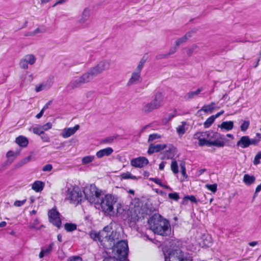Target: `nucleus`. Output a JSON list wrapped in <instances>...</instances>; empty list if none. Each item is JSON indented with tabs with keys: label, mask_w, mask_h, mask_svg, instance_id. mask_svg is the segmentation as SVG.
I'll return each mask as SVG.
<instances>
[{
	"label": "nucleus",
	"mask_w": 261,
	"mask_h": 261,
	"mask_svg": "<svg viewBox=\"0 0 261 261\" xmlns=\"http://www.w3.org/2000/svg\"><path fill=\"white\" fill-rule=\"evenodd\" d=\"M110 67V62L109 61H101L82 75L76 77L70 81L67 85L66 88L69 90L78 88L83 85L90 82L95 76L102 73L104 71L109 70Z\"/></svg>",
	"instance_id": "nucleus-1"
},
{
	"label": "nucleus",
	"mask_w": 261,
	"mask_h": 261,
	"mask_svg": "<svg viewBox=\"0 0 261 261\" xmlns=\"http://www.w3.org/2000/svg\"><path fill=\"white\" fill-rule=\"evenodd\" d=\"M118 201V197L115 195L108 194L104 197L100 198L95 207L101 209L106 214L111 216L115 214L114 206Z\"/></svg>",
	"instance_id": "nucleus-2"
},
{
	"label": "nucleus",
	"mask_w": 261,
	"mask_h": 261,
	"mask_svg": "<svg viewBox=\"0 0 261 261\" xmlns=\"http://www.w3.org/2000/svg\"><path fill=\"white\" fill-rule=\"evenodd\" d=\"M119 234L112 230L111 227L107 226L100 231V245L106 249H111L114 242L118 239Z\"/></svg>",
	"instance_id": "nucleus-3"
},
{
	"label": "nucleus",
	"mask_w": 261,
	"mask_h": 261,
	"mask_svg": "<svg viewBox=\"0 0 261 261\" xmlns=\"http://www.w3.org/2000/svg\"><path fill=\"white\" fill-rule=\"evenodd\" d=\"M65 200L75 205L81 203L84 199L83 191L75 185L67 184L65 187Z\"/></svg>",
	"instance_id": "nucleus-4"
},
{
	"label": "nucleus",
	"mask_w": 261,
	"mask_h": 261,
	"mask_svg": "<svg viewBox=\"0 0 261 261\" xmlns=\"http://www.w3.org/2000/svg\"><path fill=\"white\" fill-rule=\"evenodd\" d=\"M164 96L161 92L155 94L153 99L150 102L144 104L141 111L144 114H148L160 109L164 105Z\"/></svg>",
	"instance_id": "nucleus-5"
},
{
	"label": "nucleus",
	"mask_w": 261,
	"mask_h": 261,
	"mask_svg": "<svg viewBox=\"0 0 261 261\" xmlns=\"http://www.w3.org/2000/svg\"><path fill=\"white\" fill-rule=\"evenodd\" d=\"M127 218L129 221L130 225H134L137 221L144 218L143 210L139 205L131 203L126 212Z\"/></svg>",
	"instance_id": "nucleus-6"
},
{
	"label": "nucleus",
	"mask_w": 261,
	"mask_h": 261,
	"mask_svg": "<svg viewBox=\"0 0 261 261\" xmlns=\"http://www.w3.org/2000/svg\"><path fill=\"white\" fill-rule=\"evenodd\" d=\"M114 242L112 247L113 253L118 259L120 260H125L128 255V247L127 242L124 240H121L117 242L116 244Z\"/></svg>",
	"instance_id": "nucleus-7"
},
{
	"label": "nucleus",
	"mask_w": 261,
	"mask_h": 261,
	"mask_svg": "<svg viewBox=\"0 0 261 261\" xmlns=\"http://www.w3.org/2000/svg\"><path fill=\"white\" fill-rule=\"evenodd\" d=\"M101 193V191L94 185L86 187L83 191V194H84L85 199L90 203L94 204L95 205L100 201Z\"/></svg>",
	"instance_id": "nucleus-8"
},
{
	"label": "nucleus",
	"mask_w": 261,
	"mask_h": 261,
	"mask_svg": "<svg viewBox=\"0 0 261 261\" xmlns=\"http://www.w3.org/2000/svg\"><path fill=\"white\" fill-rule=\"evenodd\" d=\"M164 253L165 261H192L190 255L185 254L179 249L174 250L167 254Z\"/></svg>",
	"instance_id": "nucleus-9"
},
{
	"label": "nucleus",
	"mask_w": 261,
	"mask_h": 261,
	"mask_svg": "<svg viewBox=\"0 0 261 261\" xmlns=\"http://www.w3.org/2000/svg\"><path fill=\"white\" fill-rule=\"evenodd\" d=\"M153 227L152 231L153 232L161 236H167L170 231V224L167 220L164 219L161 220L158 227L155 226V228H154L153 225Z\"/></svg>",
	"instance_id": "nucleus-10"
},
{
	"label": "nucleus",
	"mask_w": 261,
	"mask_h": 261,
	"mask_svg": "<svg viewBox=\"0 0 261 261\" xmlns=\"http://www.w3.org/2000/svg\"><path fill=\"white\" fill-rule=\"evenodd\" d=\"M258 143V140L250 139L248 136H242L239 141L237 143L236 146L238 147L246 148L250 145H256Z\"/></svg>",
	"instance_id": "nucleus-11"
},
{
	"label": "nucleus",
	"mask_w": 261,
	"mask_h": 261,
	"mask_svg": "<svg viewBox=\"0 0 261 261\" xmlns=\"http://www.w3.org/2000/svg\"><path fill=\"white\" fill-rule=\"evenodd\" d=\"M48 217L50 223L58 228H60L61 225V220L59 213L54 208L51 209L48 212Z\"/></svg>",
	"instance_id": "nucleus-12"
},
{
	"label": "nucleus",
	"mask_w": 261,
	"mask_h": 261,
	"mask_svg": "<svg viewBox=\"0 0 261 261\" xmlns=\"http://www.w3.org/2000/svg\"><path fill=\"white\" fill-rule=\"evenodd\" d=\"M36 60V58L33 54H28L25 55L20 61L19 65L23 69L28 68V64L33 65Z\"/></svg>",
	"instance_id": "nucleus-13"
},
{
	"label": "nucleus",
	"mask_w": 261,
	"mask_h": 261,
	"mask_svg": "<svg viewBox=\"0 0 261 261\" xmlns=\"http://www.w3.org/2000/svg\"><path fill=\"white\" fill-rule=\"evenodd\" d=\"M177 149L171 144L167 145L166 150L163 152L162 159H171L174 160V157L177 153Z\"/></svg>",
	"instance_id": "nucleus-14"
},
{
	"label": "nucleus",
	"mask_w": 261,
	"mask_h": 261,
	"mask_svg": "<svg viewBox=\"0 0 261 261\" xmlns=\"http://www.w3.org/2000/svg\"><path fill=\"white\" fill-rule=\"evenodd\" d=\"M148 163V159L143 156L133 159L130 161V165L136 168H142L147 165Z\"/></svg>",
	"instance_id": "nucleus-15"
},
{
	"label": "nucleus",
	"mask_w": 261,
	"mask_h": 261,
	"mask_svg": "<svg viewBox=\"0 0 261 261\" xmlns=\"http://www.w3.org/2000/svg\"><path fill=\"white\" fill-rule=\"evenodd\" d=\"M90 16V10L88 8H85L80 18L77 20V23L86 27L88 25L87 21L89 19Z\"/></svg>",
	"instance_id": "nucleus-16"
},
{
	"label": "nucleus",
	"mask_w": 261,
	"mask_h": 261,
	"mask_svg": "<svg viewBox=\"0 0 261 261\" xmlns=\"http://www.w3.org/2000/svg\"><path fill=\"white\" fill-rule=\"evenodd\" d=\"M80 125L77 124L73 127L65 128L63 130L61 135L64 138H67L74 135L79 129Z\"/></svg>",
	"instance_id": "nucleus-17"
},
{
	"label": "nucleus",
	"mask_w": 261,
	"mask_h": 261,
	"mask_svg": "<svg viewBox=\"0 0 261 261\" xmlns=\"http://www.w3.org/2000/svg\"><path fill=\"white\" fill-rule=\"evenodd\" d=\"M167 145L166 144H151L149 147L147 152L149 154H151L154 152H158L161 150L166 149Z\"/></svg>",
	"instance_id": "nucleus-18"
},
{
	"label": "nucleus",
	"mask_w": 261,
	"mask_h": 261,
	"mask_svg": "<svg viewBox=\"0 0 261 261\" xmlns=\"http://www.w3.org/2000/svg\"><path fill=\"white\" fill-rule=\"evenodd\" d=\"M141 82V73L136 71H134L129 79L127 86H129L137 84Z\"/></svg>",
	"instance_id": "nucleus-19"
},
{
	"label": "nucleus",
	"mask_w": 261,
	"mask_h": 261,
	"mask_svg": "<svg viewBox=\"0 0 261 261\" xmlns=\"http://www.w3.org/2000/svg\"><path fill=\"white\" fill-rule=\"evenodd\" d=\"M163 219H163L160 215H154L151 217H150L148 220V224L150 229L153 230V224L154 226V228H155V226L158 227L159 224L160 223V221H161V220Z\"/></svg>",
	"instance_id": "nucleus-20"
},
{
	"label": "nucleus",
	"mask_w": 261,
	"mask_h": 261,
	"mask_svg": "<svg viewBox=\"0 0 261 261\" xmlns=\"http://www.w3.org/2000/svg\"><path fill=\"white\" fill-rule=\"evenodd\" d=\"M113 152V149L111 147H107L97 151L96 153V155L97 158L101 159L105 156L110 155Z\"/></svg>",
	"instance_id": "nucleus-21"
},
{
	"label": "nucleus",
	"mask_w": 261,
	"mask_h": 261,
	"mask_svg": "<svg viewBox=\"0 0 261 261\" xmlns=\"http://www.w3.org/2000/svg\"><path fill=\"white\" fill-rule=\"evenodd\" d=\"M15 142L21 147H25L29 144L27 138L23 136H19L16 138Z\"/></svg>",
	"instance_id": "nucleus-22"
},
{
	"label": "nucleus",
	"mask_w": 261,
	"mask_h": 261,
	"mask_svg": "<svg viewBox=\"0 0 261 261\" xmlns=\"http://www.w3.org/2000/svg\"><path fill=\"white\" fill-rule=\"evenodd\" d=\"M194 33V31H190L186 33V34L183 37L178 39L175 41V45L176 46H179L180 44L186 42L190 38L192 37V34Z\"/></svg>",
	"instance_id": "nucleus-23"
},
{
	"label": "nucleus",
	"mask_w": 261,
	"mask_h": 261,
	"mask_svg": "<svg viewBox=\"0 0 261 261\" xmlns=\"http://www.w3.org/2000/svg\"><path fill=\"white\" fill-rule=\"evenodd\" d=\"M202 90V88H199L195 91H190L184 96V99L186 100L192 99L198 95Z\"/></svg>",
	"instance_id": "nucleus-24"
},
{
	"label": "nucleus",
	"mask_w": 261,
	"mask_h": 261,
	"mask_svg": "<svg viewBox=\"0 0 261 261\" xmlns=\"http://www.w3.org/2000/svg\"><path fill=\"white\" fill-rule=\"evenodd\" d=\"M44 186V184L43 182L37 180L32 184V188L35 192H40L43 190Z\"/></svg>",
	"instance_id": "nucleus-25"
},
{
	"label": "nucleus",
	"mask_w": 261,
	"mask_h": 261,
	"mask_svg": "<svg viewBox=\"0 0 261 261\" xmlns=\"http://www.w3.org/2000/svg\"><path fill=\"white\" fill-rule=\"evenodd\" d=\"M203 135L210 138L220 139L221 140L224 139V136H222L217 132H206L204 133Z\"/></svg>",
	"instance_id": "nucleus-26"
},
{
	"label": "nucleus",
	"mask_w": 261,
	"mask_h": 261,
	"mask_svg": "<svg viewBox=\"0 0 261 261\" xmlns=\"http://www.w3.org/2000/svg\"><path fill=\"white\" fill-rule=\"evenodd\" d=\"M218 127L221 129L230 130L233 128V122L231 121L223 122Z\"/></svg>",
	"instance_id": "nucleus-27"
},
{
	"label": "nucleus",
	"mask_w": 261,
	"mask_h": 261,
	"mask_svg": "<svg viewBox=\"0 0 261 261\" xmlns=\"http://www.w3.org/2000/svg\"><path fill=\"white\" fill-rule=\"evenodd\" d=\"M255 181V177L253 175H250L246 174L243 177V182L246 185H250L253 184Z\"/></svg>",
	"instance_id": "nucleus-28"
},
{
	"label": "nucleus",
	"mask_w": 261,
	"mask_h": 261,
	"mask_svg": "<svg viewBox=\"0 0 261 261\" xmlns=\"http://www.w3.org/2000/svg\"><path fill=\"white\" fill-rule=\"evenodd\" d=\"M89 236L94 241H99L100 243V231L98 232L92 230L89 232Z\"/></svg>",
	"instance_id": "nucleus-29"
},
{
	"label": "nucleus",
	"mask_w": 261,
	"mask_h": 261,
	"mask_svg": "<svg viewBox=\"0 0 261 261\" xmlns=\"http://www.w3.org/2000/svg\"><path fill=\"white\" fill-rule=\"evenodd\" d=\"M215 105V103L212 102L209 105L203 106L201 108V110L206 113H207L208 112H212L213 110H214V109Z\"/></svg>",
	"instance_id": "nucleus-30"
},
{
	"label": "nucleus",
	"mask_w": 261,
	"mask_h": 261,
	"mask_svg": "<svg viewBox=\"0 0 261 261\" xmlns=\"http://www.w3.org/2000/svg\"><path fill=\"white\" fill-rule=\"evenodd\" d=\"M65 230L68 232H72L77 228V226L75 224L66 223L64 225Z\"/></svg>",
	"instance_id": "nucleus-31"
},
{
	"label": "nucleus",
	"mask_w": 261,
	"mask_h": 261,
	"mask_svg": "<svg viewBox=\"0 0 261 261\" xmlns=\"http://www.w3.org/2000/svg\"><path fill=\"white\" fill-rule=\"evenodd\" d=\"M146 59L145 58V57H143L140 61L139 62L136 69H135V71L138 72L139 73H141V71L145 63L146 62Z\"/></svg>",
	"instance_id": "nucleus-32"
},
{
	"label": "nucleus",
	"mask_w": 261,
	"mask_h": 261,
	"mask_svg": "<svg viewBox=\"0 0 261 261\" xmlns=\"http://www.w3.org/2000/svg\"><path fill=\"white\" fill-rule=\"evenodd\" d=\"M116 207V214L117 215H122L124 212V206L120 202H117L115 204Z\"/></svg>",
	"instance_id": "nucleus-33"
},
{
	"label": "nucleus",
	"mask_w": 261,
	"mask_h": 261,
	"mask_svg": "<svg viewBox=\"0 0 261 261\" xmlns=\"http://www.w3.org/2000/svg\"><path fill=\"white\" fill-rule=\"evenodd\" d=\"M188 200H189L191 202H194V203H197V200L196 198H195V197L194 196H193V195H190V196L187 195V196H185L184 197V199H183V201H182V204H187V201Z\"/></svg>",
	"instance_id": "nucleus-34"
},
{
	"label": "nucleus",
	"mask_w": 261,
	"mask_h": 261,
	"mask_svg": "<svg viewBox=\"0 0 261 261\" xmlns=\"http://www.w3.org/2000/svg\"><path fill=\"white\" fill-rule=\"evenodd\" d=\"M171 169L174 174L178 173V167L177 163L175 160H172L171 164Z\"/></svg>",
	"instance_id": "nucleus-35"
},
{
	"label": "nucleus",
	"mask_w": 261,
	"mask_h": 261,
	"mask_svg": "<svg viewBox=\"0 0 261 261\" xmlns=\"http://www.w3.org/2000/svg\"><path fill=\"white\" fill-rule=\"evenodd\" d=\"M215 120V117L212 115L208 118L204 122V127L205 128H208L213 123Z\"/></svg>",
	"instance_id": "nucleus-36"
},
{
	"label": "nucleus",
	"mask_w": 261,
	"mask_h": 261,
	"mask_svg": "<svg viewBox=\"0 0 261 261\" xmlns=\"http://www.w3.org/2000/svg\"><path fill=\"white\" fill-rule=\"evenodd\" d=\"M95 157L93 155H87L82 159V163L84 165L91 163L94 160Z\"/></svg>",
	"instance_id": "nucleus-37"
},
{
	"label": "nucleus",
	"mask_w": 261,
	"mask_h": 261,
	"mask_svg": "<svg viewBox=\"0 0 261 261\" xmlns=\"http://www.w3.org/2000/svg\"><path fill=\"white\" fill-rule=\"evenodd\" d=\"M29 130H32L34 134L38 135L39 136H40L44 132L41 125H39L37 127H33L32 129L30 128Z\"/></svg>",
	"instance_id": "nucleus-38"
},
{
	"label": "nucleus",
	"mask_w": 261,
	"mask_h": 261,
	"mask_svg": "<svg viewBox=\"0 0 261 261\" xmlns=\"http://www.w3.org/2000/svg\"><path fill=\"white\" fill-rule=\"evenodd\" d=\"M31 156H28L22 159L17 164V167H20L23 166L24 165L26 164L27 163H29L31 161Z\"/></svg>",
	"instance_id": "nucleus-39"
},
{
	"label": "nucleus",
	"mask_w": 261,
	"mask_h": 261,
	"mask_svg": "<svg viewBox=\"0 0 261 261\" xmlns=\"http://www.w3.org/2000/svg\"><path fill=\"white\" fill-rule=\"evenodd\" d=\"M225 145V142L223 140L217 139V140L214 141V146L218 147H223Z\"/></svg>",
	"instance_id": "nucleus-40"
},
{
	"label": "nucleus",
	"mask_w": 261,
	"mask_h": 261,
	"mask_svg": "<svg viewBox=\"0 0 261 261\" xmlns=\"http://www.w3.org/2000/svg\"><path fill=\"white\" fill-rule=\"evenodd\" d=\"M121 177L123 179H137V177L135 176L132 175L131 173L128 172L122 173L121 174Z\"/></svg>",
	"instance_id": "nucleus-41"
},
{
	"label": "nucleus",
	"mask_w": 261,
	"mask_h": 261,
	"mask_svg": "<svg viewBox=\"0 0 261 261\" xmlns=\"http://www.w3.org/2000/svg\"><path fill=\"white\" fill-rule=\"evenodd\" d=\"M149 180L153 181L154 183L159 185L162 187H165L167 189L169 188V187L167 186H165L164 185L162 184L161 180L158 178H150Z\"/></svg>",
	"instance_id": "nucleus-42"
},
{
	"label": "nucleus",
	"mask_w": 261,
	"mask_h": 261,
	"mask_svg": "<svg viewBox=\"0 0 261 261\" xmlns=\"http://www.w3.org/2000/svg\"><path fill=\"white\" fill-rule=\"evenodd\" d=\"M53 248V244L50 243L47 248H42V250L46 255H48L52 251Z\"/></svg>",
	"instance_id": "nucleus-43"
},
{
	"label": "nucleus",
	"mask_w": 261,
	"mask_h": 261,
	"mask_svg": "<svg viewBox=\"0 0 261 261\" xmlns=\"http://www.w3.org/2000/svg\"><path fill=\"white\" fill-rule=\"evenodd\" d=\"M161 136L158 134H151L149 136L148 142H151L154 141L155 139L161 138Z\"/></svg>",
	"instance_id": "nucleus-44"
},
{
	"label": "nucleus",
	"mask_w": 261,
	"mask_h": 261,
	"mask_svg": "<svg viewBox=\"0 0 261 261\" xmlns=\"http://www.w3.org/2000/svg\"><path fill=\"white\" fill-rule=\"evenodd\" d=\"M250 125V122L248 120L244 121L241 125V129L243 132L246 131Z\"/></svg>",
	"instance_id": "nucleus-45"
},
{
	"label": "nucleus",
	"mask_w": 261,
	"mask_h": 261,
	"mask_svg": "<svg viewBox=\"0 0 261 261\" xmlns=\"http://www.w3.org/2000/svg\"><path fill=\"white\" fill-rule=\"evenodd\" d=\"M168 197L169 198L173 199L176 201H177L179 199V195L177 193H171L168 194Z\"/></svg>",
	"instance_id": "nucleus-46"
},
{
	"label": "nucleus",
	"mask_w": 261,
	"mask_h": 261,
	"mask_svg": "<svg viewBox=\"0 0 261 261\" xmlns=\"http://www.w3.org/2000/svg\"><path fill=\"white\" fill-rule=\"evenodd\" d=\"M261 159V151L258 152L255 155L254 161L253 164L254 165H258L260 163V160Z\"/></svg>",
	"instance_id": "nucleus-47"
},
{
	"label": "nucleus",
	"mask_w": 261,
	"mask_h": 261,
	"mask_svg": "<svg viewBox=\"0 0 261 261\" xmlns=\"http://www.w3.org/2000/svg\"><path fill=\"white\" fill-rule=\"evenodd\" d=\"M206 187L207 188V189L211 191L213 193H215L217 191V185L216 184L212 185H206Z\"/></svg>",
	"instance_id": "nucleus-48"
},
{
	"label": "nucleus",
	"mask_w": 261,
	"mask_h": 261,
	"mask_svg": "<svg viewBox=\"0 0 261 261\" xmlns=\"http://www.w3.org/2000/svg\"><path fill=\"white\" fill-rule=\"evenodd\" d=\"M95 96V92L93 91H90L86 93V97L89 100H91Z\"/></svg>",
	"instance_id": "nucleus-49"
},
{
	"label": "nucleus",
	"mask_w": 261,
	"mask_h": 261,
	"mask_svg": "<svg viewBox=\"0 0 261 261\" xmlns=\"http://www.w3.org/2000/svg\"><path fill=\"white\" fill-rule=\"evenodd\" d=\"M19 152H14V151L10 150L7 153L6 156L8 158L11 157H14L15 158L19 154Z\"/></svg>",
	"instance_id": "nucleus-50"
},
{
	"label": "nucleus",
	"mask_w": 261,
	"mask_h": 261,
	"mask_svg": "<svg viewBox=\"0 0 261 261\" xmlns=\"http://www.w3.org/2000/svg\"><path fill=\"white\" fill-rule=\"evenodd\" d=\"M176 130H177V132L178 133V134L179 135H183V134H184L185 133L184 125H179L176 128Z\"/></svg>",
	"instance_id": "nucleus-51"
},
{
	"label": "nucleus",
	"mask_w": 261,
	"mask_h": 261,
	"mask_svg": "<svg viewBox=\"0 0 261 261\" xmlns=\"http://www.w3.org/2000/svg\"><path fill=\"white\" fill-rule=\"evenodd\" d=\"M27 199H23L22 200H16L14 203V205L16 207H19L23 205L26 202Z\"/></svg>",
	"instance_id": "nucleus-52"
},
{
	"label": "nucleus",
	"mask_w": 261,
	"mask_h": 261,
	"mask_svg": "<svg viewBox=\"0 0 261 261\" xmlns=\"http://www.w3.org/2000/svg\"><path fill=\"white\" fill-rule=\"evenodd\" d=\"M43 132L47 130L52 127V124L50 122H48L43 125H41Z\"/></svg>",
	"instance_id": "nucleus-53"
},
{
	"label": "nucleus",
	"mask_w": 261,
	"mask_h": 261,
	"mask_svg": "<svg viewBox=\"0 0 261 261\" xmlns=\"http://www.w3.org/2000/svg\"><path fill=\"white\" fill-rule=\"evenodd\" d=\"M46 84L43 83V84H40L38 86H36V87L35 88V91L37 92H39L46 89Z\"/></svg>",
	"instance_id": "nucleus-54"
},
{
	"label": "nucleus",
	"mask_w": 261,
	"mask_h": 261,
	"mask_svg": "<svg viewBox=\"0 0 261 261\" xmlns=\"http://www.w3.org/2000/svg\"><path fill=\"white\" fill-rule=\"evenodd\" d=\"M40 136L43 142H49L50 141L49 137L45 134L44 132H43Z\"/></svg>",
	"instance_id": "nucleus-55"
},
{
	"label": "nucleus",
	"mask_w": 261,
	"mask_h": 261,
	"mask_svg": "<svg viewBox=\"0 0 261 261\" xmlns=\"http://www.w3.org/2000/svg\"><path fill=\"white\" fill-rule=\"evenodd\" d=\"M67 261H83V259L80 256H74L69 258Z\"/></svg>",
	"instance_id": "nucleus-56"
},
{
	"label": "nucleus",
	"mask_w": 261,
	"mask_h": 261,
	"mask_svg": "<svg viewBox=\"0 0 261 261\" xmlns=\"http://www.w3.org/2000/svg\"><path fill=\"white\" fill-rule=\"evenodd\" d=\"M53 169V166L51 164L45 165L42 168L43 171H50Z\"/></svg>",
	"instance_id": "nucleus-57"
},
{
	"label": "nucleus",
	"mask_w": 261,
	"mask_h": 261,
	"mask_svg": "<svg viewBox=\"0 0 261 261\" xmlns=\"http://www.w3.org/2000/svg\"><path fill=\"white\" fill-rule=\"evenodd\" d=\"M203 134L204 133H200V132H198V133H195L194 135V138L195 139H198L199 141V139H201V137L203 136V137H205V135H203Z\"/></svg>",
	"instance_id": "nucleus-58"
},
{
	"label": "nucleus",
	"mask_w": 261,
	"mask_h": 261,
	"mask_svg": "<svg viewBox=\"0 0 261 261\" xmlns=\"http://www.w3.org/2000/svg\"><path fill=\"white\" fill-rule=\"evenodd\" d=\"M168 57V56L167 55V54H160L156 55L155 58L157 60H160V59L167 58Z\"/></svg>",
	"instance_id": "nucleus-59"
},
{
	"label": "nucleus",
	"mask_w": 261,
	"mask_h": 261,
	"mask_svg": "<svg viewBox=\"0 0 261 261\" xmlns=\"http://www.w3.org/2000/svg\"><path fill=\"white\" fill-rule=\"evenodd\" d=\"M197 46L196 45H194L193 46H192L191 48H190L189 49H188V50H187V54L188 56H191L193 51H194V50L196 48Z\"/></svg>",
	"instance_id": "nucleus-60"
},
{
	"label": "nucleus",
	"mask_w": 261,
	"mask_h": 261,
	"mask_svg": "<svg viewBox=\"0 0 261 261\" xmlns=\"http://www.w3.org/2000/svg\"><path fill=\"white\" fill-rule=\"evenodd\" d=\"M207 140L205 139H201L199 141V145L200 146H204L206 144Z\"/></svg>",
	"instance_id": "nucleus-61"
},
{
	"label": "nucleus",
	"mask_w": 261,
	"mask_h": 261,
	"mask_svg": "<svg viewBox=\"0 0 261 261\" xmlns=\"http://www.w3.org/2000/svg\"><path fill=\"white\" fill-rule=\"evenodd\" d=\"M176 51H177V48L176 47H174L171 48L170 49L169 51L168 52V53H167L168 56L169 57V56L173 55Z\"/></svg>",
	"instance_id": "nucleus-62"
},
{
	"label": "nucleus",
	"mask_w": 261,
	"mask_h": 261,
	"mask_svg": "<svg viewBox=\"0 0 261 261\" xmlns=\"http://www.w3.org/2000/svg\"><path fill=\"white\" fill-rule=\"evenodd\" d=\"M180 167L181 169V173L184 176L186 175V168L184 164H180Z\"/></svg>",
	"instance_id": "nucleus-63"
},
{
	"label": "nucleus",
	"mask_w": 261,
	"mask_h": 261,
	"mask_svg": "<svg viewBox=\"0 0 261 261\" xmlns=\"http://www.w3.org/2000/svg\"><path fill=\"white\" fill-rule=\"evenodd\" d=\"M52 101L50 100V101H49L47 103L45 104V105L43 107V108L42 109V110L44 112L45 111V110H46V109H47L48 108H49V106L51 105Z\"/></svg>",
	"instance_id": "nucleus-64"
}]
</instances>
